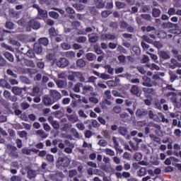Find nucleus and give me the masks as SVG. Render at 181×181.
<instances>
[{
    "instance_id": "nucleus-15",
    "label": "nucleus",
    "mask_w": 181,
    "mask_h": 181,
    "mask_svg": "<svg viewBox=\"0 0 181 181\" xmlns=\"http://www.w3.org/2000/svg\"><path fill=\"white\" fill-rule=\"evenodd\" d=\"M0 86L4 88L11 89V86L5 79L0 80Z\"/></svg>"
},
{
    "instance_id": "nucleus-61",
    "label": "nucleus",
    "mask_w": 181,
    "mask_h": 181,
    "mask_svg": "<svg viewBox=\"0 0 181 181\" xmlns=\"http://www.w3.org/2000/svg\"><path fill=\"white\" fill-rule=\"evenodd\" d=\"M78 115L79 117L86 119L88 117L87 115H86L83 110H79L78 112Z\"/></svg>"
},
{
    "instance_id": "nucleus-19",
    "label": "nucleus",
    "mask_w": 181,
    "mask_h": 181,
    "mask_svg": "<svg viewBox=\"0 0 181 181\" xmlns=\"http://www.w3.org/2000/svg\"><path fill=\"white\" fill-rule=\"evenodd\" d=\"M4 56L10 62H14V56H13V54L11 53H9L8 52H4Z\"/></svg>"
},
{
    "instance_id": "nucleus-34",
    "label": "nucleus",
    "mask_w": 181,
    "mask_h": 181,
    "mask_svg": "<svg viewBox=\"0 0 181 181\" xmlns=\"http://www.w3.org/2000/svg\"><path fill=\"white\" fill-rule=\"evenodd\" d=\"M61 161L63 163V167L67 168L69 166V165H70V163L71 161V160L70 158H62Z\"/></svg>"
},
{
    "instance_id": "nucleus-8",
    "label": "nucleus",
    "mask_w": 181,
    "mask_h": 181,
    "mask_svg": "<svg viewBox=\"0 0 181 181\" xmlns=\"http://www.w3.org/2000/svg\"><path fill=\"white\" fill-rule=\"evenodd\" d=\"M28 26L31 27L33 30H38L40 28V23L37 20L33 19L30 21Z\"/></svg>"
},
{
    "instance_id": "nucleus-37",
    "label": "nucleus",
    "mask_w": 181,
    "mask_h": 181,
    "mask_svg": "<svg viewBox=\"0 0 181 181\" xmlns=\"http://www.w3.org/2000/svg\"><path fill=\"white\" fill-rule=\"evenodd\" d=\"M160 57H162L163 59H170V56H169L168 53L165 51H162L160 52Z\"/></svg>"
},
{
    "instance_id": "nucleus-47",
    "label": "nucleus",
    "mask_w": 181,
    "mask_h": 181,
    "mask_svg": "<svg viewBox=\"0 0 181 181\" xmlns=\"http://www.w3.org/2000/svg\"><path fill=\"white\" fill-rule=\"evenodd\" d=\"M134 159L136 161H141L142 160V154L140 153H136L134 155Z\"/></svg>"
},
{
    "instance_id": "nucleus-3",
    "label": "nucleus",
    "mask_w": 181,
    "mask_h": 181,
    "mask_svg": "<svg viewBox=\"0 0 181 181\" xmlns=\"http://www.w3.org/2000/svg\"><path fill=\"white\" fill-rule=\"evenodd\" d=\"M49 95H51L54 102H57L62 98V94L56 90H49Z\"/></svg>"
},
{
    "instance_id": "nucleus-64",
    "label": "nucleus",
    "mask_w": 181,
    "mask_h": 181,
    "mask_svg": "<svg viewBox=\"0 0 181 181\" xmlns=\"http://www.w3.org/2000/svg\"><path fill=\"white\" fill-rule=\"evenodd\" d=\"M113 111L116 114H119L121 112V111H122V109L119 106H116V107H113Z\"/></svg>"
},
{
    "instance_id": "nucleus-51",
    "label": "nucleus",
    "mask_w": 181,
    "mask_h": 181,
    "mask_svg": "<svg viewBox=\"0 0 181 181\" xmlns=\"http://www.w3.org/2000/svg\"><path fill=\"white\" fill-rule=\"evenodd\" d=\"M62 48L63 50H69L71 48V46L69 44L64 42L62 43Z\"/></svg>"
},
{
    "instance_id": "nucleus-53",
    "label": "nucleus",
    "mask_w": 181,
    "mask_h": 181,
    "mask_svg": "<svg viewBox=\"0 0 181 181\" xmlns=\"http://www.w3.org/2000/svg\"><path fill=\"white\" fill-rule=\"evenodd\" d=\"M170 16L176 15V10L173 7H170L168 10V12H167Z\"/></svg>"
},
{
    "instance_id": "nucleus-42",
    "label": "nucleus",
    "mask_w": 181,
    "mask_h": 181,
    "mask_svg": "<svg viewBox=\"0 0 181 181\" xmlns=\"http://www.w3.org/2000/svg\"><path fill=\"white\" fill-rule=\"evenodd\" d=\"M160 14H161V11L158 8H153V17L158 18L160 16Z\"/></svg>"
},
{
    "instance_id": "nucleus-24",
    "label": "nucleus",
    "mask_w": 181,
    "mask_h": 181,
    "mask_svg": "<svg viewBox=\"0 0 181 181\" xmlns=\"http://www.w3.org/2000/svg\"><path fill=\"white\" fill-rule=\"evenodd\" d=\"M36 134L38 135L42 139H47L48 136V134H46L44 130L40 129L36 131Z\"/></svg>"
},
{
    "instance_id": "nucleus-58",
    "label": "nucleus",
    "mask_w": 181,
    "mask_h": 181,
    "mask_svg": "<svg viewBox=\"0 0 181 181\" xmlns=\"http://www.w3.org/2000/svg\"><path fill=\"white\" fill-rule=\"evenodd\" d=\"M46 159L48 160L49 163H54V157L53 155L48 154L46 156Z\"/></svg>"
},
{
    "instance_id": "nucleus-60",
    "label": "nucleus",
    "mask_w": 181,
    "mask_h": 181,
    "mask_svg": "<svg viewBox=\"0 0 181 181\" xmlns=\"http://www.w3.org/2000/svg\"><path fill=\"white\" fill-rule=\"evenodd\" d=\"M100 77L103 80H109L110 78V76L107 74H100Z\"/></svg>"
},
{
    "instance_id": "nucleus-27",
    "label": "nucleus",
    "mask_w": 181,
    "mask_h": 181,
    "mask_svg": "<svg viewBox=\"0 0 181 181\" xmlns=\"http://www.w3.org/2000/svg\"><path fill=\"white\" fill-rule=\"evenodd\" d=\"M37 11L40 19L47 17V11H46L45 10L39 9Z\"/></svg>"
},
{
    "instance_id": "nucleus-9",
    "label": "nucleus",
    "mask_w": 181,
    "mask_h": 181,
    "mask_svg": "<svg viewBox=\"0 0 181 181\" xmlns=\"http://www.w3.org/2000/svg\"><path fill=\"white\" fill-rule=\"evenodd\" d=\"M143 83H141L143 86L151 88L152 87V83H151V79L148 78V76H143Z\"/></svg>"
},
{
    "instance_id": "nucleus-22",
    "label": "nucleus",
    "mask_w": 181,
    "mask_h": 181,
    "mask_svg": "<svg viewBox=\"0 0 181 181\" xmlns=\"http://www.w3.org/2000/svg\"><path fill=\"white\" fill-rule=\"evenodd\" d=\"M23 89L21 88H18V86H13L12 88V92L14 95H19L22 93Z\"/></svg>"
},
{
    "instance_id": "nucleus-36",
    "label": "nucleus",
    "mask_w": 181,
    "mask_h": 181,
    "mask_svg": "<svg viewBox=\"0 0 181 181\" xmlns=\"http://www.w3.org/2000/svg\"><path fill=\"white\" fill-rule=\"evenodd\" d=\"M32 151H34V149H29L28 148H22V153L24 155H31Z\"/></svg>"
},
{
    "instance_id": "nucleus-38",
    "label": "nucleus",
    "mask_w": 181,
    "mask_h": 181,
    "mask_svg": "<svg viewBox=\"0 0 181 181\" xmlns=\"http://www.w3.org/2000/svg\"><path fill=\"white\" fill-rule=\"evenodd\" d=\"M36 174H37L36 171L35 170H28V172H27V175H28V177L30 179L35 177Z\"/></svg>"
},
{
    "instance_id": "nucleus-14",
    "label": "nucleus",
    "mask_w": 181,
    "mask_h": 181,
    "mask_svg": "<svg viewBox=\"0 0 181 181\" xmlns=\"http://www.w3.org/2000/svg\"><path fill=\"white\" fill-rule=\"evenodd\" d=\"M74 76L76 78H78V81L82 82V83H84L86 79H85V77H84V74L81 72H76L74 74Z\"/></svg>"
},
{
    "instance_id": "nucleus-12",
    "label": "nucleus",
    "mask_w": 181,
    "mask_h": 181,
    "mask_svg": "<svg viewBox=\"0 0 181 181\" xmlns=\"http://www.w3.org/2000/svg\"><path fill=\"white\" fill-rule=\"evenodd\" d=\"M148 112L145 109H138L136 112V117H145Z\"/></svg>"
},
{
    "instance_id": "nucleus-4",
    "label": "nucleus",
    "mask_w": 181,
    "mask_h": 181,
    "mask_svg": "<svg viewBox=\"0 0 181 181\" xmlns=\"http://www.w3.org/2000/svg\"><path fill=\"white\" fill-rule=\"evenodd\" d=\"M42 102H43V104H45V105L46 107H48V106L52 105L57 101L52 100L51 98L48 95H45L42 98Z\"/></svg>"
},
{
    "instance_id": "nucleus-26",
    "label": "nucleus",
    "mask_w": 181,
    "mask_h": 181,
    "mask_svg": "<svg viewBox=\"0 0 181 181\" xmlns=\"http://www.w3.org/2000/svg\"><path fill=\"white\" fill-rule=\"evenodd\" d=\"M130 91H131V93L133 95H138L139 93V86L136 85L132 86Z\"/></svg>"
},
{
    "instance_id": "nucleus-17",
    "label": "nucleus",
    "mask_w": 181,
    "mask_h": 181,
    "mask_svg": "<svg viewBox=\"0 0 181 181\" xmlns=\"http://www.w3.org/2000/svg\"><path fill=\"white\" fill-rule=\"evenodd\" d=\"M147 114H148L149 119H153L154 122H159V118L155 114H153L152 110L147 112Z\"/></svg>"
},
{
    "instance_id": "nucleus-6",
    "label": "nucleus",
    "mask_w": 181,
    "mask_h": 181,
    "mask_svg": "<svg viewBox=\"0 0 181 181\" xmlns=\"http://www.w3.org/2000/svg\"><path fill=\"white\" fill-rule=\"evenodd\" d=\"M66 117L69 122L71 124H75L78 122V117L76 113H74L72 115H66Z\"/></svg>"
},
{
    "instance_id": "nucleus-5",
    "label": "nucleus",
    "mask_w": 181,
    "mask_h": 181,
    "mask_svg": "<svg viewBox=\"0 0 181 181\" xmlns=\"http://www.w3.org/2000/svg\"><path fill=\"white\" fill-rule=\"evenodd\" d=\"M94 91V88L93 86H89V85H86L82 87V95H87L88 93H90L92 95L93 92Z\"/></svg>"
},
{
    "instance_id": "nucleus-49",
    "label": "nucleus",
    "mask_w": 181,
    "mask_h": 181,
    "mask_svg": "<svg viewBox=\"0 0 181 181\" xmlns=\"http://www.w3.org/2000/svg\"><path fill=\"white\" fill-rule=\"evenodd\" d=\"M164 25H165V27L170 28H178L177 24H175V23H170V22L164 23Z\"/></svg>"
},
{
    "instance_id": "nucleus-32",
    "label": "nucleus",
    "mask_w": 181,
    "mask_h": 181,
    "mask_svg": "<svg viewBox=\"0 0 181 181\" xmlns=\"http://www.w3.org/2000/svg\"><path fill=\"white\" fill-rule=\"evenodd\" d=\"M76 64L77 65L78 67L83 68L85 66L86 63L83 59H79L76 62Z\"/></svg>"
},
{
    "instance_id": "nucleus-56",
    "label": "nucleus",
    "mask_w": 181,
    "mask_h": 181,
    "mask_svg": "<svg viewBox=\"0 0 181 181\" xmlns=\"http://www.w3.org/2000/svg\"><path fill=\"white\" fill-rule=\"evenodd\" d=\"M98 145L100 146L101 147H105L107 145V142L106 140L101 139L99 140Z\"/></svg>"
},
{
    "instance_id": "nucleus-62",
    "label": "nucleus",
    "mask_w": 181,
    "mask_h": 181,
    "mask_svg": "<svg viewBox=\"0 0 181 181\" xmlns=\"http://www.w3.org/2000/svg\"><path fill=\"white\" fill-rule=\"evenodd\" d=\"M21 177L18 175H13L12 177H11V181H21Z\"/></svg>"
},
{
    "instance_id": "nucleus-63",
    "label": "nucleus",
    "mask_w": 181,
    "mask_h": 181,
    "mask_svg": "<svg viewBox=\"0 0 181 181\" xmlns=\"http://www.w3.org/2000/svg\"><path fill=\"white\" fill-rule=\"evenodd\" d=\"M158 36H159L160 38L163 39V38L167 37V34L165 31L160 30L159 33H158Z\"/></svg>"
},
{
    "instance_id": "nucleus-41",
    "label": "nucleus",
    "mask_w": 181,
    "mask_h": 181,
    "mask_svg": "<svg viewBox=\"0 0 181 181\" xmlns=\"http://www.w3.org/2000/svg\"><path fill=\"white\" fill-rule=\"evenodd\" d=\"M83 86V84L81 83H76L74 88V91L75 93H80V88L82 87Z\"/></svg>"
},
{
    "instance_id": "nucleus-54",
    "label": "nucleus",
    "mask_w": 181,
    "mask_h": 181,
    "mask_svg": "<svg viewBox=\"0 0 181 181\" xmlns=\"http://www.w3.org/2000/svg\"><path fill=\"white\" fill-rule=\"evenodd\" d=\"M73 6L78 11L84 9V6L83 4H74Z\"/></svg>"
},
{
    "instance_id": "nucleus-13",
    "label": "nucleus",
    "mask_w": 181,
    "mask_h": 181,
    "mask_svg": "<svg viewBox=\"0 0 181 181\" xmlns=\"http://www.w3.org/2000/svg\"><path fill=\"white\" fill-rule=\"evenodd\" d=\"M18 23L21 27H25V25H29L27 17H23L21 18V20L18 21Z\"/></svg>"
},
{
    "instance_id": "nucleus-23",
    "label": "nucleus",
    "mask_w": 181,
    "mask_h": 181,
    "mask_svg": "<svg viewBox=\"0 0 181 181\" xmlns=\"http://www.w3.org/2000/svg\"><path fill=\"white\" fill-rule=\"evenodd\" d=\"M119 133L122 136H127V138L129 137V136L128 135V129H127L126 127H119Z\"/></svg>"
},
{
    "instance_id": "nucleus-55",
    "label": "nucleus",
    "mask_w": 181,
    "mask_h": 181,
    "mask_svg": "<svg viewBox=\"0 0 181 181\" xmlns=\"http://www.w3.org/2000/svg\"><path fill=\"white\" fill-rule=\"evenodd\" d=\"M56 85L59 88H64V81L58 80L56 81Z\"/></svg>"
},
{
    "instance_id": "nucleus-21",
    "label": "nucleus",
    "mask_w": 181,
    "mask_h": 181,
    "mask_svg": "<svg viewBox=\"0 0 181 181\" xmlns=\"http://www.w3.org/2000/svg\"><path fill=\"white\" fill-rule=\"evenodd\" d=\"M86 59L89 62H93L96 59V55L93 53H87L86 54Z\"/></svg>"
},
{
    "instance_id": "nucleus-50",
    "label": "nucleus",
    "mask_w": 181,
    "mask_h": 181,
    "mask_svg": "<svg viewBox=\"0 0 181 181\" xmlns=\"http://www.w3.org/2000/svg\"><path fill=\"white\" fill-rule=\"evenodd\" d=\"M49 17L52 18L53 19H58L59 14L58 13H56L54 11H50L49 12Z\"/></svg>"
},
{
    "instance_id": "nucleus-48",
    "label": "nucleus",
    "mask_w": 181,
    "mask_h": 181,
    "mask_svg": "<svg viewBox=\"0 0 181 181\" xmlns=\"http://www.w3.org/2000/svg\"><path fill=\"white\" fill-rule=\"evenodd\" d=\"M148 127H151V128L153 127V128H154V129H156L158 131L161 130V126H160V124H156L155 123H150L148 124Z\"/></svg>"
},
{
    "instance_id": "nucleus-46",
    "label": "nucleus",
    "mask_w": 181,
    "mask_h": 181,
    "mask_svg": "<svg viewBox=\"0 0 181 181\" xmlns=\"http://www.w3.org/2000/svg\"><path fill=\"white\" fill-rule=\"evenodd\" d=\"M66 57L69 59H74L75 57V52L74 51H68L66 52Z\"/></svg>"
},
{
    "instance_id": "nucleus-59",
    "label": "nucleus",
    "mask_w": 181,
    "mask_h": 181,
    "mask_svg": "<svg viewBox=\"0 0 181 181\" xmlns=\"http://www.w3.org/2000/svg\"><path fill=\"white\" fill-rule=\"evenodd\" d=\"M116 6L118 9H121V8H123L124 7L126 6V4L125 3H123V2H116Z\"/></svg>"
},
{
    "instance_id": "nucleus-28",
    "label": "nucleus",
    "mask_w": 181,
    "mask_h": 181,
    "mask_svg": "<svg viewBox=\"0 0 181 181\" xmlns=\"http://www.w3.org/2000/svg\"><path fill=\"white\" fill-rule=\"evenodd\" d=\"M49 37H51V39H53L54 37L57 36V33L55 30L54 28H49Z\"/></svg>"
},
{
    "instance_id": "nucleus-44",
    "label": "nucleus",
    "mask_w": 181,
    "mask_h": 181,
    "mask_svg": "<svg viewBox=\"0 0 181 181\" xmlns=\"http://www.w3.org/2000/svg\"><path fill=\"white\" fill-rule=\"evenodd\" d=\"M147 67H148L151 70H159L160 67L156 65V64H147Z\"/></svg>"
},
{
    "instance_id": "nucleus-57",
    "label": "nucleus",
    "mask_w": 181,
    "mask_h": 181,
    "mask_svg": "<svg viewBox=\"0 0 181 181\" xmlns=\"http://www.w3.org/2000/svg\"><path fill=\"white\" fill-rule=\"evenodd\" d=\"M21 81H22L23 83H26V84H30L31 83L30 80H29L27 77L25 76H21Z\"/></svg>"
},
{
    "instance_id": "nucleus-7",
    "label": "nucleus",
    "mask_w": 181,
    "mask_h": 181,
    "mask_svg": "<svg viewBox=\"0 0 181 181\" xmlns=\"http://www.w3.org/2000/svg\"><path fill=\"white\" fill-rule=\"evenodd\" d=\"M64 144L66 146H68L67 148H65L64 152L68 154H71V153H73V148L74 147V144L70 143V141H69L68 140H66L64 141Z\"/></svg>"
},
{
    "instance_id": "nucleus-40",
    "label": "nucleus",
    "mask_w": 181,
    "mask_h": 181,
    "mask_svg": "<svg viewBox=\"0 0 181 181\" xmlns=\"http://www.w3.org/2000/svg\"><path fill=\"white\" fill-rule=\"evenodd\" d=\"M169 74H170V82H172V83L178 78V76L175 74H174V72H173V71H170Z\"/></svg>"
},
{
    "instance_id": "nucleus-45",
    "label": "nucleus",
    "mask_w": 181,
    "mask_h": 181,
    "mask_svg": "<svg viewBox=\"0 0 181 181\" xmlns=\"http://www.w3.org/2000/svg\"><path fill=\"white\" fill-rule=\"evenodd\" d=\"M141 39L143 40L144 42H148L149 44H152L154 41H153L151 39H150L146 35H143L141 37Z\"/></svg>"
},
{
    "instance_id": "nucleus-18",
    "label": "nucleus",
    "mask_w": 181,
    "mask_h": 181,
    "mask_svg": "<svg viewBox=\"0 0 181 181\" xmlns=\"http://www.w3.org/2000/svg\"><path fill=\"white\" fill-rule=\"evenodd\" d=\"M78 152L81 153V155H83V156L78 157V160H86L88 158V156L86 154V151L84 148H79Z\"/></svg>"
},
{
    "instance_id": "nucleus-25",
    "label": "nucleus",
    "mask_w": 181,
    "mask_h": 181,
    "mask_svg": "<svg viewBox=\"0 0 181 181\" xmlns=\"http://www.w3.org/2000/svg\"><path fill=\"white\" fill-rule=\"evenodd\" d=\"M99 40L98 35L95 34L88 35V40L90 42H96Z\"/></svg>"
},
{
    "instance_id": "nucleus-35",
    "label": "nucleus",
    "mask_w": 181,
    "mask_h": 181,
    "mask_svg": "<svg viewBox=\"0 0 181 181\" xmlns=\"http://www.w3.org/2000/svg\"><path fill=\"white\" fill-rule=\"evenodd\" d=\"M146 175V170L145 168H141L137 171V175L139 177H143Z\"/></svg>"
},
{
    "instance_id": "nucleus-30",
    "label": "nucleus",
    "mask_w": 181,
    "mask_h": 181,
    "mask_svg": "<svg viewBox=\"0 0 181 181\" xmlns=\"http://www.w3.org/2000/svg\"><path fill=\"white\" fill-rule=\"evenodd\" d=\"M119 82V80L116 78V81L112 80L107 81V85L110 87H115L117 86V83Z\"/></svg>"
},
{
    "instance_id": "nucleus-39",
    "label": "nucleus",
    "mask_w": 181,
    "mask_h": 181,
    "mask_svg": "<svg viewBox=\"0 0 181 181\" xmlns=\"http://www.w3.org/2000/svg\"><path fill=\"white\" fill-rule=\"evenodd\" d=\"M39 42L40 44L43 45L45 46H47L49 45L48 38H46V37L40 38Z\"/></svg>"
},
{
    "instance_id": "nucleus-2",
    "label": "nucleus",
    "mask_w": 181,
    "mask_h": 181,
    "mask_svg": "<svg viewBox=\"0 0 181 181\" xmlns=\"http://www.w3.org/2000/svg\"><path fill=\"white\" fill-rule=\"evenodd\" d=\"M69 61L66 58H59L56 62V66L59 68H65L68 66Z\"/></svg>"
},
{
    "instance_id": "nucleus-29",
    "label": "nucleus",
    "mask_w": 181,
    "mask_h": 181,
    "mask_svg": "<svg viewBox=\"0 0 181 181\" xmlns=\"http://www.w3.org/2000/svg\"><path fill=\"white\" fill-rule=\"evenodd\" d=\"M104 152L106 155L110 156V157H113L114 156H115V151L109 148H105L104 150Z\"/></svg>"
},
{
    "instance_id": "nucleus-10",
    "label": "nucleus",
    "mask_w": 181,
    "mask_h": 181,
    "mask_svg": "<svg viewBox=\"0 0 181 181\" xmlns=\"http://www.w3.org/2000/svg\"><path fill=\"white\" fill-rule=\"evenodd\" d=\"M127 107H132V104H133V108L134 110H135L136 109V99H133L132 100H126V101H124Z\"/></svg>"
},
{
    "instance_id": "nucleus-20",
    "label": "nucleus",
    "mask_w": 181,
    "mask_h": 181,
    "mask_svg": "<svg viewBox=\"0 0 181 181\" xmlns=\"http://www.w3.org/2000/svg\"><path fill=\"white\" fill-rule=\"evenodd\" d=\"M23 64H24V66H26L28 67H32V68L35 67L34 62L33 61L28 60V59H23Z\"/></svg>"
},
{
    "instance_id": "nucleus-16",
    "label": "nucleus",
    "mask_w": 181,
    "mask_h": 181,
    "mask_svg": "<svg viewBox=\"0 0 181 181\" xmlns=\"http://www.w3.org/2000/svg\"><path fill=\"white\" fill-rule=\"evenodd\" d=\"M33 50L37 54H40L42 52V46L37 43H35L33 47Z\"/></svg>"
},
{
    "instance_id": "nucleus-1",
    "label": "nucleus",
    "mask_w": 181,
    "mask_h": 181,
    "mask_svg": "<svg viewBox=\"0 0 181 181\" xmlns=\"http://www.w3.org/2000/svg\"><path fill=\"white\" fill-rule=\"evenodd\" d=\"M17 148L14 146L7 145L6 152L8 153L10 158L13 159H18L19 157L18 153L16 151Z\"/></svg>"
},
{
    "instance_id": "nucleus-11",
    "label": "nucleus",
    "mask_w": 181,
    "mask_h": 181,
    "mask_svg": "<svg viewBox=\"0 0 181 181\" xmlns=\"http://www.w3.org/2000/svg\"><path fill=\"white\" fill-rule=\"evenodd\" d=\"M102 40H115L116 39V35H111V34H103L100 37Z\"/></svg>"
},
{
    "instance_id": "nucleus-52",
    "label": "nucleus",
    "mask_w": 181,
    "mask_h": 181,
    "mask_svg": "<svg viewBox=\"0 0 181 181\" xmlns=\"http://www.w3.org/2000/svg\"><path fill=\"white\" fill-rule=\"evenodd\" d=\"M154 47H156L157 49H160L163 47V44L158 41H154L153 43Z\"/></svg>"
},
{
    "instance_id": "nucleus-31",
    "label": "nucleus",
    "mask_w": 181,
    "mask_h": 181,
    "mask_svg": "<svg viewBox=\"0 0 181 181\" xmlns=\"http://www.w3.org/2000/svg\"><path fill=\"white\" fill-rule=\"evenodd\" d=\"M158 117H159V119H160V122H162L163 123H165V124L169 123V120L165 117V115H163L162 112H158Z\"/></svg>"
},
{
    "instance_id": "nucleus-33",
    "label": "nucleus",
    "mask_w": 181,
    "mask_h": 181,
    "mask_svg": "<svg viewBox=\"0 0 181 181\" xmlns=\"http://www.w3.org/2000/svg\"><path fill=\"white\" fill-rule=\"evenodd\" d=\"M167 95L168 96H171L170 97V100H172V102L173 103H177V100H176V93L174 92H170L169 93L167 94Z\"/></svg>"
},
{
    "instance_id": "nucleus-43",
    "label": "nucleus",
    "mask_w": 181,
    "mask_h": 181,
    "mask_svg": "<svg viewBox=\"0 0 181 181\" xmlns=\"http://www.w3.org/2000/svg\"><path fill=\"white\" fill-rule=\"evenodd\" d=\"M105 69L107 70V73L113 75L114 74V69L110 66V65L107 64L105 66Z\"/></svg>"
}]
</instances>
